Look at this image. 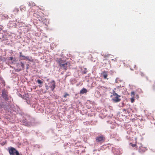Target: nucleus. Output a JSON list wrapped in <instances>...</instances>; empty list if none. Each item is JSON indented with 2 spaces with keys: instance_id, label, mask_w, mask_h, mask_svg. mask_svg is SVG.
I'll list each match as a JSON object with an SVG mask.
<instances>
[{
  "instance_id": "1",
  "label": "nucleus",
  "mask_w": 155,
  "mask_h": 155,
  "mask_svg": "<svg viewBox=\"0 0 155 155\" xmlns=\"http://www.w3.org/2000/svg\"><path fill=\"white\" fill-rule=\"evenodd\" d=\"M9 151L10 155H20L18 151L14 148H9Z\"/></svg>"
},
{
  "instance_id": "2",
  "label": "nucleus",
  "mask_w": 155,
  "mask_h": 155,
  "mask_svg": "<svg viewBox=\"0 0 155 155\" xmlns=\"http://www.w3.org/2000/svg\"><path fill=\"white\" fill-rule=\"evenodd\" d=\"M19 57L21 58V60H28L30 62H32L33 60L31 58H29L28 56H25L23 55L22 53L21 52H19Z\"/></svg>"
},
{
  "instance_id": "3",
  "label": "nucleus",
  "mask_w": 155,
  "mask_h": 155,
  "mask_svg": "<svg viewBox=\"0 0 155 155\" xmlns=\"http://www.w3.org/2000/svg\"><path fill=\"white\" fill-rule=\"evenodd\" d=\"M69 63L68 62L67 63L64 62L62 63V62H59V65L60 66L63 68L65 70H66L68 66L69 65Z\"/></svg>"
},
{
  "instance_id": "4",
  "label": "nucleus",
  "mask_w": 155,
  "mask_h": 155,
  "mask_svg": "<svg viewBox=\"0 0 155 155\" xmlns=\"http://www.w3.org/2000/svg\"><path fill=\"white\" fill-rule=\"evenodd\" d=\"M112 151L114 154L117 155H120L121 152V150L117 147L113 148Z\"/></svg>"
},
{
  "instance_id": "5",
  "label": "nucleus",
  "mask_w": 155,
  "mask_h": 155,
  "mask_svg": "<svg viewBox=\"0 0 155 155\" xmlns=\"http://www.w3.org/2000/svg\"><path fill=\"white\" fill-rule=\"evenodd\" d=\"M8 92L5 90H3L2 91V97L5 100H8L9 99L10 97H8L7 95Z\"/></svg>"
},
{
  "instance_id": "6",
  "label": "nucleus",
  "mask_w": 155,
  "mask_h": 155,
  "mask_svg": "<svg viewBox=\"0 0 155 155\" xmlns=\"http://www.w3.org/2000/svg\"><path fill=\"white\" fill-rule=\"evenodd\" d=\"M52 91H53L55 87V84L54 81H52L48 83Z\"/></svg>"
},
{
  "instance_id": "7",
  "label": "nucleus",
  "mask_w": 155,
  "mask_h": 155,
  "mask_svg": "<svg viewBox=\"0 0 155 155\" xmlns=\"http://www.w3.org/2000/svg\"><path fill=\"white\" fill-rule=\"evenodd\" d=\"M120 97H115L113 98L112 100L114 102L117 103L119 102L121 100L119 98Z\"/></svg>"
},
{
  "instance_id": "8",
  "label": "nucleus",
  "mask_w": 155,
  "mask_h": 155,
  "mask_svg": "<svg viewBox=\"0 0 155 155\" xmlns=\"http://www.w3.org/2000/svg\"><path fill=\"white\" fill-rule=\"evenodd\" d=\"M104 140V138L102 137H98L96 139V140L97 142H101Z\"/></svg>"
},
{
  "instance_id": "9",
  "label": "nucleus",
  "mask_w": 155,
  "mask_h": 155,
  "mask_svg": "<svg viewBox=\"0 0 155 155\" xmlns=\"http://www.w3.org/2000/svg\"><path fill=\"white\" fill-rule=\"evenodd\" d=\"M116 90V88H115L114 90H113L112 92V94L115 97H120V96L118 95L116 92L115 90Z\"/></svg>"
},
{
  "instance_id": "10",
  "label": "nucleus",
  "mask_w": 155,
  "mask_h": 155,
  "mask_svg": "<svg viewBox=\"0 0 155 155\" xmlns=\"http://www.w3.org/2000/svg\"><path fill=\"white\" fill-rule=\"evenodd\" d=\"M87 92V90L85 88H83L80 91V93L83 94L86 93Z\"/></svg>"
},
{
  "instance_id": "11",
  "label": "nucleus",
  "mask_w": 155,
  "mask_h": 155,
  "mask_svg": "<svg viewBox=\"0 0 155 155\" xmlns=\"http://www.w3.org/2000/svg\"><path fill=\"white\" fill-rule=\"evenodd\" d=\"M20 65L21 66V67L22 68V70H24L25 68V65L22 62H20Z\"/></svg>"
},
{
  "instance_id": "12",
  "label": "nucleus",
  "mask_w": 155,
  "mask_h": 155,
  "mask_svg": "<svg viewBox=\"0 0 155 155\" xmlns=\"http://www.w3.org/2000/svg\"><path fill=\"white\" fill-rule=\"evenodd\" d=\"M146 150V148H143V147H141L140 148V149H139V150L140 152L142 151H144Z\"/></svg>"
},
{
  "instance_id": "13",
  "label": "nucleus",
  "mask_w": 155,
  "mask_h": 155,
  "mask_svg": "<svg viewBox=\"0 0 155 155\" xmlns=\"http://www.w3.org/2000/svg\"><path fill=\"white\" fill-rule=\"evenodd\" d=\"M37 82L39 84H41L43 83V82L42 81L39 79H38L37 80Z\"/></svg>"
},
{
  "instance_id": "14",
  "label": "nucleus",
  "mask_w": 155,
  "mask_h": 155,
  "mask_svg": "<svg viewBox=\"0 0 155 155\" xmlns=\"http://www.w3.org/2000/svg\"><path fill=\"white\" fill-rule=\"evenodd\" d=\"M29 5L31 6H34L35 5V4L32 2L29 3Z\"/></svg>"
},
{
  "instance_id": "15",
  "label": "nucleus",
  "mask_w": 155,
  "mask_h": 155,
  "mask_svg": "<svg viewBox=\"0 0 155 155\" xmlns=\"http://www.w3.org/2000/svg\"><path fill=\"white\" fill-rule=\"evenodd\" d=\"M82 72L84 74H86L87 72V69L86 68L84 69V71H83Z\"/></svg>"
},
{
  "instance_id": "16",
  "label": "nucleus",
  "mask_w": 155,
  "mask_h": 155,
  "mask_svg": "<svg viewBox=\"0 0 155 155\" xmlns=\"http://www.w3.org/2000/svg\"><path fill=\"white\" fill-rule=\"evenodd\" d=\"M69 96V95L67 93H65V95H64V97H66L67 96Z\"/></svg>"
},
{
  "instance_id": "17",
  "label": "nucleus",
  "mask_w": 155,
  "mask_h": 155,
  "mask_svg": "<svg viewBox=\"0 0 155 155\" xmlns=\"http://www.w3.org/2000/svg\"><path fill=\"white\" fill-rule=\"evenodd\" d=\"M100 87L101 88L103 89H106L107 88V87H104V86H100Z\"/></svg>"
},
{
  "instance_id": "18",
  "label": "nucleus",
  "mask_w": 155,
  "mask_h": 155,
  "mask_svg": "<svg viewBox=\"0 0 155 155\" xmlns=\"http://www.w3.org/2000/svg\"><path fill=\"white\" fill-rule=\"evenodd\" d=\"M50 87V86H48L47 85H45V87L47 90H48Z\"/></svg>"
},
{
  "instance_id": "19",
  "label": "nucleus",
  "mask_w": 155,
  "mask_h": 155,
  "mask_svg": "<svg viewBox=\"0 0 155 155\" xmlns=\"http://www.w3.org/2000/svg\"><path fill=\"white\" fill-rule=\"evenodd\" d=\"M103 76H104V79H106L107 78V74H105Z\"/></svg>"
},
{
  "instance_id": "20",
  "label": "nucleus",
  "mask_w": 155,
  "mask_h": 155,
  "mask_svg": "<svg viewBox=\"0 0 155 155\" xmlns=\"http://www.w3.org/2000/svg\"><path fill=\"white\" fill-rule=\"evenodd\" d=\"M131 101L132 103L134 101V99L133 98H132L131 99Z\"/></svg>"
},
{
  "instance_id": "21",
  "label": "nucleus",
  "mask_w": 155,
  "mask_h": 155,
  "mask_svg": "<svg viewBox=\"0 0 155 155\" xmlns=\"http://www.w3.org/2000/svg\"><path fill=\"white\" fill-rule=\"evenodd\" d=\"M131 94L132 96H134V92H132L131 93Z\"/></svg>"
},
{
  "instance_id": "22",
  "label": "nucleus",
  "mask_w": 155,
  "mask_h": 155,
  "mask_svg": "<svg viewBox=\"0 0 155 155\" xmlns=\"http://www.w3.org/2000/svg\"><path fill=\"white\" fill-rule=\"evenodd\" d=\"M21 69H16V71H21Z\"/></svg>"
},
{
  "instance_id": "23",
  "label": "nucleus",
  "mask_w": 155,
  "mask_h": 155,
  "mask_svg": "<svg viewBox=\"0 0 155 155\" xmlns=\"http://www.w3.org/2000/svg\"><path fill=\"white\" fill-rule=\"evenodd\" d=\"M136 144H132V147H134L136 146Z\"/></svg>"
},
{
  "instance_id": "24",
  "label": "nucleus",
  "mask_w": 155,
  "mask_h": 155,
  "mask_svg": "<svg viewBox=\"0 0 155 155\" xmlns=\"http://www.w3.org/2000/svg\"><path fill=\"white\" fill-rule=\"evenodd\" d=\"M10 58L11 59V60H12L13 58L12 57H10Z\"/></svg>"
},
{
  "instance_id": "25",
  "label": "nucleus",
  "mask_w": 155,
  "mask_h": 155,
  "mask_svg": "<svg viewBox=\"0 0 155 155\" xmlns=\"http://www.w3.org/2000/svg\"><path fill=\"white\" fill-rule=\"evenodd\" d=\"M27 68L28 69V67H27Z\"/></svg>"
},
{
  "instance_id": "26",
  "label": "nucleus",
  "mask_w": 155,
  "mask_h": 155,
  "mask_svg": "<svg viewBox=\"0 0 155 155\" xmlns=\"http://www.w3.org/2000/svg\"><path fill=\"white\" fill-rule=\"evenodd\" d=\"M39 87H41V85H39Z\"/></svg>"
},
{
  "instance_id": "27",
  "label": "nucleus",
  "mask_w": 155,
  "mask_h": 155,
  "mask_svg": "<svg viewBox=\"0 0 155 155\" xmlns=\"http://www.w3.org/2000/svg\"><path fill=\"white\" fill-rule=\"evenodd\" d=\"M0 29H1V28H0Z\"/></svg>"
}]
</instances>
